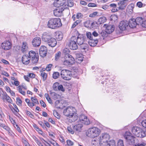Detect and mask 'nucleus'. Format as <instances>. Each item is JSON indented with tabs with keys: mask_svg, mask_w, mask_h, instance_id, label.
<instances>
[{
	"mask_svg": "<svg viewBox=\"0 0 146 146\" xmlns=\"http://www.w3.org/2000/svg\"><path fill=\"white\" fill-rule=\"evenodd\" d=\"M62 25L60 19L59 18L51 19L49 20L47 24L48 27L52 29L60 27Z\"/></svg>",
	"mask_w": 146,
	"mask_h": 146,
	"instance_id": "nucleus-1",
	"label": "nucleus"
},
{
	"mask_svg": "<svg viewBox=\"0 0 146 146\" xmlns=\"http://www.w3.org/2000/svg\"><path fill=\"white\" fill-rule=\"evenodd\" d=\"M64 115L69 117H72L74 116H76V118H77L76 113V110L75 108L72 107L68 106L64 109L63 111Z\"/></svg>",
	"mask_w": 146,
	"mask_h": 146,
	"instance_id": "nucleus-2",
	"label": "nucleus"
},
{
	"mask_svg": "<svg viewBox=\"0 0 146 146\" xmlns=\"http://www.w3.org/2000/svg\"><path fill=\"white\" fill-rule=\"evenodd\" d=\"M131 131L133 134L138 137L143 138L146 136L145 131L139 127H133L132 128Z\"/></svg>",
	"mask_w": 146,
	"mask_h": 146,
	"instance_id": "nucleus-3",
	"label": "nucleus"
},
{
	"mask_svg": "<svg viewBox=\"0 0 146 146\" xmlns=\"http://www.w3.org/2000/svg\"><path fill=\"white\" fill-rule=\"evenodd\" d=\"M100 132V130L99 129L93 127L88 129L87 132V135L89 137L94 138L98 136Z\"/></svg>",
	"mask_w": 146,
	"mask_h": 146,
	"instance_id": "nucleus-4",
	"label": "nucleus"
},
{
	"mask_svg": "<svg viewBox=\"0 0 146 146\" xmlns=\"http://www.w3.org/2000/svg\"><path fill=\"white\" fill-rule=\"evenodd\" d=\"M124 137L126 141L129 144L132 145L135 143L136 138L129 132H126L124 134Z\"/></svg>",
	"mask_w": 146,
	"mask_h": 146,
	"instance_id": "nucleus-5",
	"label": "nucleus"
},
{
	"mask_svg": "<svg viewBox=\"0 0 146 146\" xmlns=\"http://www.w3.org/2000/svg\"><path fill=\"white\" fill-rule=\"evenodd\" d=\"M29 57L33 64H36L38 61V53H36L33 50L30 51L29 53Z\"/></svg>",
	"mask_w": 146,
	"mask_h": 146,
	"instance_id": "nucleus-6",
	"label": "nucleus"
},
{
	"mask_svg": "<svg viewBox=\"0 0 146 146\" xmlns=\"http://www.w3.org/2000/svg\"><path fill=\"white\" fill-rule=\"evenodd\" d=\"M61 77L65 80H69L71 78L72 74L68 70L64 69L62 70L60 73Z\"/></svg>",
	"mask_w": 146,
	"mask_h": 146,
	"instance_id": "nucleus-7",
	"label": "nucleus"
},
{
	"mask_svg": "<svg viewBox=\"0 0 146 146\" xmlns=\"http://www.w3.org/2000/svg\"><path fill=\"white\" fill-rule=\"evenodd\" d=\"M76 37L73 36L71 38L69 46L70 49L72 50H76L78 48V46L76 42Z\"/></svg>",
	"mask_w": 146,
	"mask_h": 146,
	"instance_id": "nucleus-8",
	"label": "nucleus"
},
{
	"mask_svg": "<svg viewBox=\"0 0 146 146\" xmlns=\"http://www.w3.org/2000/svg\"><path fill=\"white\" fill-rule=\"evenodd\" d=\"M67 56L68 59L64 61L63 64L66 66H70V65L73 64L75 62V61L74 58L72 55L68 54Z\"/></svg>",
	"mask_w": 146,
	"mask_h": 146,
	"instance_id": "nucleus-9",
	"label": "nucleus"
},
{
	"mask_svg": "<svg viewBox=\"0 0 146 146\" xmlns=\"http://www.w3.org/2000/svg\"><path fill=\"white\" fill-rule=\"evenodd\" d=\"M109 135L107 133L102 134L100 137L99 144L101 145L103 143H106L110 139Z\"/></svg>",
	"mask_w": 146,
	"mask_h": 146,
	"instance_id": "nucleus-10",
	"label": "nucleus"
},
{
	"mask_svg": "<svg viewBox=\"0 0 146 146\" xmlns=\"http://www.w3.org/2000/svg\"><path fill=\"white\" fill-rule=\"evenodd\" d=\"M0 97L4 102L6 100L9 103H12V101L11 99L6 92H0Z\"/></svg>",
	"mask_w": 146,
	"mask_h": 146,
	"instance_id": "nucleus-11",
	"label": "nucleus"
},
{
	"mask_svg": "<svg viewBox=\"0 0 146 146\" xmlns=\"http://www.w3.org/2000/svg\"><path fill=\"white\" fill-rule=\"evenodd\" d=\"M12 46L11 42L9 40L5 41L1 44L2 48L5 50H9L11 48Z\"/></svg>",
	"mask_w": 146,
	"mask_h": 146,
	"instance_id": "nucleus-12",
	"label": "nucleus"
},
{
	"mask_svg": "<svg viewBox=\"0 0 146 146\" xmlns=\"http://www.w3.org/2000/svg\"><path fill=\"white\" fill-rule=\"evenodd\" d=\"M79 120L81 123L84 124L88 125L90 124V121L85 115L82 114L79 116Z\"/></svg>",
	"mask_w": 146,
	"mask_h": 146,
	"instance_id": "nucleus-13",
	"label": "nucleus"
},
{
	"mask_svg": "<svg viewBox=\"0 0 146 146\" xmlns=\"http://www.w3.org/2000/svg\"><path fill=\"white\" fill-rule=\"evenodd\" d=\"M129 0H123L118 3V9L119 10H123L125 9L127 5Z\"/></svg>",
	"mask_w": 146,
	"mask_h": 146,
	"instance_id": "nucleus-14",
	"label": "nucleus"
},
{
	"mask_svg": "<svg viewBox=\"0 0 146 146\" xmlns=\"http://www.w3.org/2000/svg\"><path fill=\"white\" fill-rule=\"evenodd\" d=\"M65 9L63 7H58L54 11V15L57 17H59L61 15L62 12Z\"/></svg>",
	"mask_w": 146,
	"mask_h": 146,
	"instance_id": "nucleus-15",
	"label": "nucleus"
},
{
	"mask_svg": "<svg viewBox=\"0 0 146 146\" xmlns=\"http://www.w3.org/2000/svg\"><path fill=\"white\" fill-rule=\"evenodd\" d=\"M128 26V22L126 20L122 21L120 22L119 24V27L122 31H124L126 29Z\"/></svg>",
	"mask_w": 146,
	"mask_h": 146,
	"instance_id": "nucleus-16",
	"label": "nucleus"
},
{
	"mask_svg": "<svg viewBox=\"0 0 146 146\" xmlns=\"http://www.w3.org/2000/svg\"><path fill=\"white\" fill-rule=\"evenodd\" d=\"M86 37L82 35H79L76 37L77 42L78 45H80L84 43Z\"/></svg>",
	"mask_w": 146,
	"mask_h": 146,
	"instance_id": "nucleus-17",
	"label": "nucleus"
},
{
	"mask_svg": "<svg viewBox=\"0 0 146 146\" xmlns=\"http://www.w3.org/2000/svg\"><path fill=\"white\" fill-rule=\"evenodd\" d=\"M47 49L44 46H42L39 49V54L42 57H44L46 56Z\"/></svg>",
	"mask_w": 146,
	"mask_h": 146,
	"instance_id": "nucleus-18",
	"label": "nucleus"
},
{
	"mask_svg": "<svg viewBox=\"0 0 146 146\" xmlns=\"http://www.w3.org/2000/svg\"><path fill=\"white\" fill-rule=\"evenodd\" d=\"M17 48H19L20 49L21 52L23 53H25L27 52L28 50V47L27 44L26 42H23L22 44L21 47H20L19 46H17Z\"/></svg>",
	"mask_w": 146,
	"mask_h": 146,
	"instance_id": "nucleus-19",
	"label": "nucleus"
},
{
	"mask_svg": "<svg viewBox=\"0 0 146 146\" xmlns=\"http://www.w3.org/2000/svg\"><path fill=\"white\" fill-rule=\"evenodd\" d=\"M65 3V0H55L53 3L54 6L57 7L63 6Z\"/></svg>",
	"mask_w": 146,
	"mask_h": 146,
	"instance_id": "nucleus-20",
	"label": "nucleus"
},
{
	"mask_svg": "<svg viewBox=\"0 0 146 146\" xmlns=\"http://www.w3.org/2000/svg\"><path fill=\"white\" fill-rule=\"evenodd\" d=\"M104 27L106 28L105 30L107 34H110L114 30V27L113 25H111L105 24Z\"/></svg>",
	"mask_w": 146,
	"mask_h": 146,
	"instance_id": "nucleus-21",
	"label": "nucleus"
},
{
	"mask_svg": "<svg viewBox=\"0 0 146 146\" xmlns=\"http://www.w3.org/2000/svg\"><path fill=\"white\" fill-rule=\"evenodd\" d=\"M40 43V38L38 37H36L34 38L32 41V44L33 46L35 47L39 46Z\"/></svg>",
	"mask_w": 146,
	"mask_h": 146,
	"instance_id": "nucleus-22",
	"label": "nucleus"
},
{
	"mask_svg": "<svg viewBox=\"0 0 146 146\" xmlns=\"http://www.w3.org/2000/svg\"><path fill=\"white\" fill-rule=\"evenodd\" d=\"M31 59L28 55H23L22 58V61L23 63L25 64H29L30 61Z\"/></svg>",
	"mask_w": 146,
	"mask_h": 146,
	"instance_id": "nucleus-23",
	"label": "nucleus"
},
{
	"mask_svg": "<svg viewBox=\"0 0 146 146\" xmlns=\"http://www.w3.org/2000/svg\"><path fill=\"white\" fill-rule=\"evenodd\" d=\"M74 3L73 0H68L66 2L65 1L64 5L63 6L64 9L68 8V7H72L73 6Z\"/></svg>",
	"mask_w": 146,
	"mask_h": 146,
	"instance_id": "nucleus-24",
	"label": "nucleus"
},
{
	"mask_svg": "<svg viewBox=\"0 0 146 146\" xmlns=\"http://www.w3.org/2000/svg\"><path fill=\"white\" fill-rule=\"evenodd\" d=\"M83 127V125L82 124L78 123L73 126V128L75 131L79 132L81 131Z\"/></svg>",
	"mask_w": 146,
	"mask_h": 146,
	"instance_id": "nucleus-25",
	"label": "nucleus"
},
{
	"mask_svg": "<svg viewBox=\"0 0 146 146\" xmlns=\"http://www.w3.org/2000/svg\"><path fill=\"white\" fill-rule=\"evenodd\" d=\"M47 44L49 46L54 47L56 45L57 42L55 39L51 38L48 40Z\"/></svg>",
	"mask_w": 146,
	"mask_h": 146,
	"instance_id": "nucleus-26",
	"label": "nucleus"
},
{
	"mask_svg": "<svg viewBox=\"0 0 146 146\" xmlns=\"http://www.w3.org/2000/svg\"><path fill=\"white\" fill-rule=\"evenodd\" d=\"M50 38V36L48 33H44L42 35V41L47 43Z\"/></svg>",
	"mask_w": 146,
	"mask_h": 146,
	"instance_id": "nucleus-27",
	"label": "nucleus"
},
{
	"mask_svg": "<svg viewBox=\"0 0 146 146\" xmlns=\"http://www.w3.org/2000/svg\"><path fill=\"white\" fill-rule=\"evenodd\" d=\"M137 25V23L135 19L132 18L129 19V23H128V25L130 27L132 28L135 27Z\"/></svg>",
	"mask_w": 146,
	"mask_h": 146,
	"instance_id": "nucleus-28",
	"label": "nucleus"
},
{
	"mask_svg": "<svg viewBox=\"0 0 146 146\" xmlns=\"http://www.w3.org/2000/svg\"><path fill=\"white\" fill-rule=\"evenodd\" d=\"M98 42L97 39L94 40L92 38L90 40L88 41L89 45L91 46L94 47L96 46Z\"/></svg>",
	"mask_w": 146,
	"mask_h": 146,
	"instance_id": "nucleus-29",
	"label": "nucleus"
},
{
	"mask_svg": "<svg viewBox=\"0 0 146 146\" xmlns=\"http://www.w3.org/2000/svg\"><path fill=\"white\" fill-rule=\"evenodd\" d=\"M135 19L137 24L142 26L144 21L143 19L141 17H137Z\"/></svg>",
	"mask_w": 146,
	"mask_h": 146,
	"instance_id": "nucleus-30",
	"label": "nucleus"
},
{
	"mask_svg": "<svg viewBox=\"0 0 146 146\" xmlns=\"http://www.w3.org/2000/svg\"><path fill=\"white\" fill-rule=\"evenodd\" d=\"M80 49L83 52L88 50V45L86 43H84L80 45Z\"/></svg>",
	"mask_w": 146,
	"mask_h": 146,
	"instance_id": "nucleus-31",
	"label": "nucleus"
},
{
	"mask_svg": "<svg viewBox=\"0 0 146 146\" xmlns=\"http://www.w3.org/2000/svg\"><path fill=\"white\" fill-rule=\"evenodd\" d=\"M13 111L14 113L17 116L19 114L18 112L19 111L18 108L17 106L15 104H13Z\"/></svg>",
	"mask_w": 146,
	"mask_h": 146,
	"instance_id": "nucleus-32",
	"label": "nucleus"
},
{
	"mask_svg": "<svg viewBox=\"0 0 146 146\" xmlns=\"http://www.w3.org/2000/svg\"><path fill=\"white\" fill-rule=\"evenodd\" d=\"M106 21V19L105 17H102L99 19L98 21V23L101 24L105 23Z\"/></svg>",
	"mask_w": 146,
	"mask_h": 146,
	"instance_id": "nucleus-33",
	"label": "nucleus"
},
{
	"mask_svg": "<svg viewBox=\"0 0 146 146\" xmlns=\"http://www.w3.org/2000/svg\"><path fill=\"white\" fill-rule=\"evenodd\" d=\"M31 100L32 101V102L34 105V106H35L36 104H39V103L37 99L35 97H32L31 98Z\"/></svg>",
	"mask_w": 146,
	"mask_h": 146,
	"instance_id": "nucleus-34",
	"label": "nucleus"
},
{
	"mask_svg": "<svg viewBox=\"0 0 146 146\" xmlns=\"http://www.w3.org/2000/svg\"><path fill=\"white\" fill-rule=\"evenodd\" d=\"M61 55V53L60 51L57 52L55 54V60L56 61L58 60Z\"/></svg>",
	"mask_w": 146,
	"mask_h": 146,
	"instance_id": "nucleus-35",
	"label": "nucleus"
},
{
	"mask_svg": "<svg viewBox=\"0 0 146 146\" xmlns=\"http://www.w3.org/2000/svg\"><path fill=\"white\" fill-rule=\"evenodd\" d=\"M63 37V34L61 33H58L56 34V38L58 40H61Z\"/></svg>",
	"mask_w": 146,
	"mask_h": 146,
	"instance_id": "nucleus-36",
	"label": "nucleus"
},
{
	"mask_svg": "<svg viewBox=\"0 0 146 146\" xmlns=\"http://www.w3.org/2000/svg\"><path fill=\"white\" fill-rule=\"evenodd\" d=\"M17 89L19 92L23 95L25 96L26 94L25 92L22 90V88L21 86H18L17 87Z\"/></svg>",
	"mask_w": 146,
	"mask_h": 146,
	"instance_id": "nucleus-37",
	"label": "nucleus"
},
{
	"mask_svg": "<svg viewBox=\"0 0 146 146\" xmlns=\"http://www.w3.org/2000/svg\"><path fill=\"white\" fill-rule=\"evenodd\" d=\"M91 21L90 20H88L84 23V25L86 27L91 28Z\"/></svg>",
	"mask_w": 146,
	"mask_h": 146,
	"instance_id": "nucleus-38",
	"label": "nucleus"
},
{
	"mask_svg": "<svg viewBox=\"0 0 146 146\" xmlns=\"http://www.w3.org/2000/svg\"><path fill=\"white\" fill-rule=\"evenodd\" d=\"M40 75L42 78L43 80L44 81L47 78V74L45 72L42 71Z\"/></svg>",
	"mask_w": 146,
	"mask_h": 146,
	"instance_id": "nucleus-39",
	"label": "nucleus"
},
{
	"mask_svg": "<svg viewBox=\"0 0 146 146\" xmlns=\"http://www.w3.org/2000/svg\"><path fill=\"white\" fill-rule=\"evenodd\" d=\"M134 7V5L133 4L129 5L127 7V11H129L130 12H132L133 11Z\"/></svg>",
	"mask_w": 146,
	"mask_h": 146,
	"instance_id": "nucleus-40",
	"label": "nucleus"
},
{
	"mask_svg": "<svg viewBox=\"0 0 146 146\" xmlns=\"http://www.w3.org/2000/svg\"><path fill=\"white\" fill-rule=\"evenodd\" d=\"M118 19V17L117 15H111L110 17V20L111 21L115 22L117 21Z\"/></svg>",
	"mask_w": 146,
	"mask_h": 146,
	"instance_id": "nucleus-41",
	"label": "nucleus"
},
{
	"mask_svg": "<svg viewBox=\"0 0 146 146\" xmlns=\"http://www.w3.org/2000/svg\"><path fill=\"white\" fill-rule=\"evenodd\" d=\"M25 101L27 103L28 106L31 108H32L34 106L33 104L32 103V102H30V100L28 99H26Z\"/></svg>",
	"mask_w": 146,
	"mask_h": 146,
	"instance_id": "nucleus-42",
	"label": "nucleus"
},
{
	"mask_svg": "<svg viewBox=\"0 0 146 146\" xmlns=\"http://www.w3.org/2000/svg\"><path fill=\"white\" fill-rule=\"evenodd\" d=\"M107 146H115V141L113 140H111L109 142Z\"/></svg>",
	"mask_w": 146,
	"mask_h": 146,
	"instance_id": "nucleus-43",
	"label": "nucleus"
},
{
	"mask_svg": "<svg viewBox=\"0 0 146 146\" xmlns=\"http://www.w3.org/2000/svg\"><path fill=\"white\" fill-rule=\"evenodd\" d=\"M59 85V84L58 82H56L54 83L52 86L53 90L56 91H57Z\"/></svg>",
	"mask_w": 146,
	"mask_h": 146,
	"instance_id": "nucleus-44",
	"label": "nucleus"
},
{
	"mask_svg": "<svg viewBox=\"0 0 146 146\" xmlns=\"http://www.w3.org/2000/svg\"><path fill=\"white\" fill-rule=\"evenodd\" d=\"M92 144L95 146H97L99 144V140L94 139L92 140Z\"/></svg>",
	"mask_w": 146,
	"mask_h": 146,
	"instance_id": "nucleus-45",
	"label": "nucleus"
},
{
	"mask_svg": "<svg viewBox=\"0 0 146 146\" xmlns=\"http://www.w3.org/2000/svg\"><path fill=\"white\" fill-rule=\"evenodd\" d=\"M81 22V21L80 20H77L72 24L71 27L72 28H74L76 26H77L78 24L80 23Z\"/></svg>",
	"mask_w": 146,
	"mask_h": 146,
	"instance_id": "nucleus-46",
	"label": "nucleus"
},
{
	"mask_svg": "<svg viewBox=\"0 0 146 146\" xmlns=\"http://www.w3.org/2000/svg\"><path fill=\"white\" fill-rule=\"evenodd\" d=\"M22 141L25 146H31L30 144L25 138H22Z\"/></svg>",
	"mask_w": 146,
	"mask_h": 146,
	"instance_id": "nucleus-47",
	"label": "nucleus"
},
{
	"mask_svg": "<svg viewBox=\"0 0 146 146\" xmlns=\"http://www.w3.org/2000/svg\"><path fill=\"white\" fill-rule=\"evenodd\" d=\"M60 76V74L58 72H55L53 74V78L54 79H57Z\"/></svg>",
	"mask_w": 146,
	"mask_h": 146,
	"instance_id": "nucleus-48",
	"label": "nucleus"
},
{
	"mask_svg": "<svg viewBox=\"0 0 146 146\" xmlns=\"http://www.w3.org/2000/svg\"><path fill=\"white\" fill-rule=\"evenodd\" d=\"M44 96L46 100L48 101L49 103H52V100L51 98L49 97V95L48 94L46 93L44 95Z\"/></svg>",
	"mask_w": 146,
	"mask_h": 146,
	"instance_id": "nucleus-49",
	"label": "nucleus"
},
{
	"mask_svg": "<svg viewBox=\"0 0 146 146\" xmlns=\"http://www.w3.org/2000/svg\"><path fill=\"white\" fill-rule=\"evenodd\" d=\"M86 35L88 38L90 40L92 38V33L90 32H87L86 33Z\"/></svg>",
	"mask_w": 146,
	"mask_h": 146,
	"instance_id": "nucleus-50",
	"label": "nucleus"
},
{
	"mask_svg": "<svg viewBox=\"0 0 146 146\" xmlns=\"http://www.w3.org/2000/svg\"><path fill=\"white\" fill-rule=\"evenodd\" d=\"M2 114L0 113V127H1L3 125L4 123H3V121L2 118Z\"/></svg>",
	"mask_w": 146,
	"mask_h": 146,
	"instance_id": "nucleus-51",
	"label": "nucleus"
},
{
	"mask_svg": "<svg viewBox=\"0 0 146 146\" xmlns=\"http://www.w3.org/2000/svg\"><path fill=\"white\" fill-rule=\"evenodd\" d=\"M67 129L69 133H71L72 134H73L74 133V131H75L74 130V129L71 128L70 127H67Z\"/></svg>",
	"mask_w": 146,
	"mask_h": 146,
	"instance_id": "nucleus-52",
	"label": "nucleus"
},
{
	"mask_svg": "<svg viewBox=\"0 0 146 146\" xmlns=\"http://www.w3.org/2000/svg\"><path fill=\"white\" fill-rule=\"evenodd\" d=\"M58 90L61 91L62 92H64L65 91V89L64 88L63 86L62 85H59Z\"/></svg>",
	"mask_w": 146,
	"mask_h": 146,
	"instance_id": "nucleus-53",
	"label": "nucleus"
},
{
	"mask_svg": "<svg viewBox=\"0 0 146 146\" xmlns=\"http://www.w3.org/2000/svg\"><path fill=\"white\" fill-rule=\"evenodd\" d=\"M146 145V143L143 142H141L138 143L137 144H135L133 146H145Z\"/></svg>",
	"mask_w": 146,
	"mask_h": 146,
	"instance_id": "nucleus-54",
	"label": "nucleus"
},
{
	"mask_svg": "<svg viewBox=\"0 0 146 146\" xmlns=\"http://www.w3.org/2000/svg\"><path fill=\"white\" fill-rule=\"evenodd\" d=\"M117 146H124L123 141L119 140L117 143Z\"/></svg>",
	"mask_w": 146,
	"mask_h": 146,
	"instance_id": "nucleus-55",
	"label": "nucleus"
},
{
	"mask_svg": "<svg viewBox=\"0 0 146 146\" xmlns=\"http://www.w3.org/2000/svg\"><path fill=\"white\" fill-rule=\"evenodd\" d=\"M22 101L20 98H17V104L19 105H21L22 103Z\"/></svg>",
	"mask_w": 146,
	"mask_h": 146,
	"instance_id": "nucleus-56",
	"label": "nucleus"
},
{
	"mask_svg": "<svg viewBox=\"0 0 146 146\" xmlns=\"http://www.w3.org/2000/svg\"><path fill=\"white\" fill-rule=\"evenodd\" d=\"M26 113L27 115L29 116L31 118H33L34 117V116L30 112L27 111H26Z\"/></svg>",
	"mask_w": 146,
	"mask_h": 146,
	"instance_id": "nucleus-57",
	"label": "nucleus"
},
{
	"mask_svg": "<svg viewBox=\"0 0 146 146\" xmlns=\"http://www.w3.org/2000/svg\"><path fill=\"white\" fill-rule=\"evenodd\" d=\"M76 16V18L77 19H81L83 16L82 14L80 13H77Z\"/></svg>",
	"mask_w": 146,
	"mask_h": 146,
	"instance_id": "nucleus-58",
	"label": "nucleus"
},
{
	"mask_svg": "<svg viewBox=\"0 0 146 146\" xmlns=\"http://www.w3.org/2000/svg\"><path fill=\"white\" fill-rule=\"evenodd\" d=\"M53 114L54 116L58 119H60V116L59 114L56 111H54Z\"/></svg>",
	"mask_w": 146,
	"mask_h": 146,
	"instance_id": "nucleus-59",
	"label": "nucleus"
},
{
	"mask_svg": "<svg viewBox=\"0 0 146 146\" xmlns=\"http://www.w3.org/2000/svg\"><path fill=\"white\" fill-rule=\"evenodd\" d=\"M52 65V64H49L46 67V70L47 71H50L51 70V68Z\"/></svg>",
	"mask_w": 146,
	"mask_h": 146,
	"instance_id": "nucleus-60",
	"label": "nucleus"
},
{
	"mask_svg": "<svg viewBox=\"0 0 146 146\" xmlns=\"http://www.w3.org/2000/svg\"><path fill=\"white\" fill-rule=\"evenodd\" d=\"M106 33V31H102L101 32V35L103 37H106L107 36V34Z\"/></svg>",
	"mask_w": 146,
	"mask_h": 146,
	"instance_id": "nucleus-61",
	"label": "nucleus"
},
{
	"mask_svg": "<svg viewBox=\"0 0 146 146\" xmlns=\"http://www.w3.org/2000/svg\"><path fill=\"white\" fill-rule=\"evenodd\" d=\"M141 124L143 127L146 128V120H143L141 122Z\"/></svg>",
	"mask_w": 146,
	"mask_h": 146,
	"instance_id": "nucleus-62",
	"label": "nucleus"
},
{
	"mask_svg": "<svg viewBox=\"0 0 146 146\" xmlns=\"http://www.w3.org/2000/svg\"><path fill=\"white\" fill-rule=\"evenodd\" d=\"M28 76L29 77L33 78L35 77V75L33 73H30L29 74Z\"/></svg>",
	"mask_w": 146,
	"mask_h": 146,
	"instance_id": "nucleus-63",
	"label": "nucleus"
},
{
	"mask_svg": "<svg viewBox=\"0 0 146 146\" xmlns=\"http://www.w3.org/2000/svg\"><path fill=\"white\" fill-rule=\"evenodd\" d=\"M1 127H2L6 131H7L10 128L9 127L7 126L5 124H4Z\"/></svg>",
	"mask_w": 146,
	"mask_h": 146,
	"instance_id": "nucleus-64",
	"label": "nucleus"
}]
</instances>
